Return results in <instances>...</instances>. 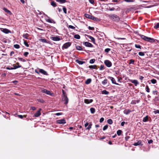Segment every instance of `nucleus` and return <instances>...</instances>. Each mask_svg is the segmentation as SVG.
I'll return each instance as SVG.
<instances>
[{"label":"nucleus","instance_id":"nucleus-1","mask_svg":"<svg viewBox=\"0 0 159 159\" xmlns=\"http://www.w3.org/2000/svg\"><path fill=\"white\" fill-rule=\"evenodd\" d=\"M108 17L110 19L112 20L113 21H118L120 20V18L116 15L112 14L110 15H108Z\"/></svg>","mask_w":159,"mask_h":159},{"label":"nucleus","instance_id":"nucleus-2","mask_svg":"<svg viewBox=\"0 0 159 159\" xmlns=\"http://www.w3.org/2000/svg\"><path fill=\"white\" fill-rule=\"evenodd\" d=\"M141 38L144 40L148 41L151 43H153L155 41V40L153 39L148 37L144 35H142Z\"/></svg>","mask_w":159,"mask_h":159},{"label":"nucleus","instance_id":"nucleus-3","mask_svg":"<svg viewBox=\"0 0 159 159\" xmlns=\"http://www.w3.org/2000/svg\"><path fill=\"white\" fill-rule=\"evenodd\" d=\"M41 91L43 93H45L51 96H53L54 95V94L53 93H51L50 91L46 89H42V90Z\"/></svg>","mask_w":159,"mask_h":159},{"label":"nucleus","instance_id":"nucleus-4","mask_svg":"<svg viewBox=\"0 0 159 159\" xmlns=\"http://www.w3.org/2000/svg\"><path fill=\"white\" fill-rule=\"evenodd\" d=\"M105 64L108 67H111L112 66L111 62L108 60H106L104 61Z\"/></svg>","mask_w":159,"mask_h":159},{"label":"nucleus","instance_id":"nucleus-5","mask_svg":"<svg viewBox=\"0 0 159 159\" xmlns=\"http://www.w3.org/2000/svg\"><path fill=\"white\" fill-rule=\"evenodd\" d=\"M62 100L64 102V103L65 104H67L68 103V99L66 95L62 96Z\"/></svg>","mask_w":159,"mask_h":159},{"label":"nucleus","instance_id":"nucleus-6","mask_svg":"<svg viewBox=\"0 0 159 159\" xmlns=\"http://www.w3.org/2000/svg\"><path fill=\"white\" fill-rule=\"evenodd\" d=\"M0 30L1 31L6 34L11 33V31L6 28H0Z\"/></svg>","mask_w":159,"mask_h":159},{"label":"nucleus","instance_id":"nucleus-7","mask_svg":"<svg viewBox=\"0 0 159 159\" xmlns=\"http://www.w3.org/2000/svg\"><path fill=\"white\" fill-rule=\"evenodd\" d=\"M71 45L70 42H67L64 44L62 46V49H67Z\"/></svg>","mask_w":159,"mask_h":159},{"label":"nucleus","instance_id":"nucleus-8","mask_svg":"<svg viewBox=\"0 0 159 159\" xmlns=\"http://www.w3.org/2000/svg\"><path fill=\"white\" fill-rule=\"evenodd\" d=\"M57 122L59 124H64L66 123V120L64 119H62L60 120H57Z\"/></svg>","mask_w":159,"mask_h":159},{"label":"nucleus","instance_id":"nucleus-9","mask_svg":"<svg viewBox=\"0 0 159 159\" xmlns=\"http://www.w3.org/2000/svg\"><path fill=\"white\" fill-rule=\"evenodd\" d=\"M83 44L86 47L92 48L93 47V45L88 42H85L83 43Z\"/></svg>","mask_w":159,"mask_h":159},{"label":"nucleus","instance_id":"nucleus-10","mask_svg":"<svg viewBox=\"0 0 159 159\" xmlns=\"http://www.w3.org/2000/svg\"><path fill=\"white\" fill-rule=\"evenodd\" d=\"M46 16H47V17L48 18H48H45V20L47 22H48L50 23H54V24L56 23L55 21L54 20H52V19H49V17H48L46 15Z\"/></svg>","mask_w":159,"mask_h":159},{"label":"nucleus","instance_id":"nucleus-11","mask_svg":"<svg viewBox=\"0 0 159 159\" xmlns=\"http://www.w3.org/2000/svg\"><path fill=\"white\" fill-rule=\"evenodd\" d=\"M108 78L111 80L113 84L116 85H119L118 84L116 83L115 80L114 78L110 76H108Z\"/></svg>","mask_w":159,"mask_h":159},{"label":"nucleus","instance_id":"nucleus-12","mask_svg":"<svg viewBox=\"0 0 159 159\" xmlns=\"http://www.w3.org/2000/svg\"><path fill=\"white\" fill-rule=\"evenodd\" d=\"M41 109H39V110L34 115V116L35 117H38L41 114L40 111Z\"/></svg>","mask_w":159,"mask_h":159},{"label":"nucleus","instance_id":"nucleus-13","mask_svg":"<svg viewBox=\"0 0 159 159\" xmlns=\"http://www.w3.org/2000/svg\"><path fill=\"white\" fill-rule=\"evenodd\" d=\"M93 100L92 99H85L84 100V102L87 104H89L93 102Z\"/></svg>","mask_w":159,"mask_h":159},{"label":"nucleus","instance_id":"nucleus-14","mask_svg":"<svg viewBox=\"0 0 159 159\" xmlns=\"http://www.w3.org/2000/svg\"><path fill=\"white\" fill-rule=\"evenodd\" d=\"M130 82L134 84L135 86H137L139 84V82L137 80H131Z\"/></svg>","mask_w":159,"mask_h":159},{"label":"nucleus","instance_id":"nucleus-15","mask_svg":"<svg viewBox=\"0 0 159 159\" xmlns=\"http://www.w3.org/2000/svg\"><path fill=\"white\" fill-rule=\"evenodd\" d=\"M39 72L45 75H48L47 72L42 69H39Z\"/></svg>","mask_w":159,"mask_h":159},{"label":"nucleus","instance_id":"nucleus-16","mask_svg":"<svg viewBox=\"0 0 159 159\" xmlns=\"http://www.w3.org/2000/svg\"><path fill=\"white\" fill-rule=\"evenodd\" d=\"M87 37L89 38L91 40L92 42L94 43H95V39L93 37L90 35H87Z\"/></svg>","mask_w":159,"mask_h":159},{"label":"nucleus","instance_id":"nucleus-17","mask_svg":"<svg viewBox=\"0 0 159 159\" xmlns=\"http://www.w3.org/2000/svg\"><path fill=\"white\" fill-rule=\"evenodd\" d=\"M131 112V110L130 109L125 110L123 111L124 113L126 115H128Z\"/></svg>","mask_w":159,"mask_h":159},{"label":"nucleus","instance_id":"nucleus-18","mask_svg":"<svg viewBox=\"0 0 159 159\" xmlns=\"http://www.w3.org/2000/svg\"><path fill=\"white\" fill-rule=\"evenodd\" d=\"M133 145L135 146H138V145H141V146L142 145V143H141V140H139L137 142L134 143L133 144Z\"/></svg>","mask_w":159,"mask_h":159},{"label":"nucleus","instance_id":"nucleus-19","mask_svg":"<svg viewBox=\"0 0 159 159\" xmlns=\"http://www.w3.org/2000/svg\"><path fill=\"white\" fill-rule=\"evenodd\" d=\"M52 40L55 41H58L60 40V39L57 37H52Z\"/></svg>","mask_w":159,"mask_h":159},{"label":"nucleus","instance_id":"nucleus-20","mask_svg":"<svg viewBox=\"0 0 159 159\" xmlns=\"http://www.w3.org/2000/svg\"><path fill=\"white\" fill-rule=\"evenodd\" d=\"M3 10L5 12L9 14V15L11 14L12 13L9 10L7 9L6 8H3Z\"/></svg>","mask_w":159,"mask_h":159},{"label":"nucleus","instance_id":"nucleus-21","mask_svg":"<svg viewBox=\"0 0 159 159\" xmlns=\"http://www.w3.org/2000/svg\"><path fill=\"white\" fill-rule=\"evenodd\" d=\"M56 1L61 4L64 3L66 2V0H56Z\"/></svg>","mask_w":159,"mask_h":159},{"label":"nucleus","instance_id":"nucleus-22","mask_svg":"<svg viewBox=\"0 0 159 159\" xmlns=\"http://www.w3.org/2000/svg\"><path fill=\"white\" fill-rule=\"evenodd\" d=\"M89 67L90 69H97V66L96 65L89 66Z\"/></svg>","mask_w":159,"mask_h":159},{"label":"nucleus","instance_id":"nucleus-23","mask_svg":"<svg viewBox=\"0 0 159 159\" xmlns=\"http://www.w3.org/2000/svg\"><path fill=\"white\" fill-rule=\"evenodd\" d=\"M91 19L93 20L96 21H99V19L98 18L95 17L93 16H92Z\"/></svg>","mask_w":159,"mask_h":159},{"label":"nucleus","instance_id":"nucleus-24","mask_svg":"<svg viewBox=\"0 0 159 159\" xmlns=\"http://www.w3.org/2000/svg\"><path fill=\"white\" fill-rule=\"evenodd\" d=\"M76 61L77 63L80 65H82L85 63V61H79L78 60H76Z\"/></svg>","mask_w":159,"mask_h":159},{"label":"nucleus","instance_id":"nucleus-25","mask_svg":"<svg viewBox=\"0 0 159 159\" xmlns=\"http://www.w3.org/2000/svg\"><path fill=\"white\" fill-rule=\"evenodd\" d=\"M29 36V35L28 34H24L23 35V37L25 39H28V37Z\"/></svg>","mask_w":159,"mask_h":159},{"label":"nucleus","instance_id":"nucleus-26","mask_svg":"<svg viewBox=\"0 0 159 159\" xmlns=\"http://www.w3.org/2000/svg\"><path fill=\"white\" fill-rule=\"evenodd\" d=\"M84 16L85 17H86L87 18H89V19H91V17L92 16V15L87 14H85L84 15Z\"/></svg>","mask_w":159,"mask_h":159},{"label":"nucleus","instance_id":"nucleus-27","mask_svg":"<svg viewBox=\"0 0 159 159\" xmlns=\"http://www.w3.org/2000/svg\"><path fill=\"white\" fill-rule=\"evenodd\" d=\"M90 111L91 113L93 114L95 111V110L94 108L91 107L90 108Z\"/></svg>","mask_w":159,"mask_h":159},{"label":"nucleus","instance_id":"nucleus-28","mask_svg":"<svg viewBox=\"0 0 159 159\" xmlns=\"http://www.w3.org/2000/svg\"><path fill=\"white\" fill-rule=\"evenodd\" d=\"M102 94H105L106 95H107L109 94V92L108 91H107V90H104L102 91Z\"/></svg>","mask_w":159,"mask_h":159},{"label":"nucleus","instance_id":"nucleus-29","mask_svg":"<svg viewBox=\"0 0 159 159\" xmlns=\"http://www.w3.org/2000/svg\"><path fill=\"white\" fill-rule=\"evenodd\" d=\"M148 116H146L143 118V121L144 122H146L148 120Z\"/></svg>","mask_w":159,"mask_h":159},{"label":"nucleus","instance_id":"nucleus-30","mask_svg":"<svg viewBox=\"0 0 159 159\" xmlns=\"http://www.w3.org/2000/svg\"><path fill=\"white\" fill-rule=\"evenodd\" d=\"M107 122L110 125H111L113 123V121L112 120L109 119L107 120Z\"/></svg>","mask_w":159,"mask_h":159},{"label":"nucleus","instance_id":"nucleus-31","mask_svg":"<svg viewBox=\"0 0 159 159\" xmlns=\"http://www.w3.org/2000/svg\"><path fill=\"white\" fill-rule=\"evenodd\" d=\"M51 4L52 6L55 7L57 6L56 3L54 1H52L51 2Z\"/></svg>","mask_w":159,"mask_h":159},{"label":"nucleus","instance_id":"nucleus-32","mask_svg":"<svg viewBox=\"0 0 159 159\" xmlns=\"http://www.w3.org/2000/svg\"><path fill=\"white\" fill-rule=\"evenodd\" d=\"M91 81V80L90 79H88L86 81L85 83L86 84H90Z\"/></svg>","mask_w":159,"mask_h":159},{"label":"nucleus","instance_id":"nucleus-33","mask_svg":"<svg viewBox=\"0 0 159 159\" xmlns=\"http://www.w3.org/2000/svg\"><path fill=\"white\" fill-rule=\"evenodd\" d=\"M13 66L14 67H13V70L21 67V66H17L15 64H13Z\"/></svg>","mask_w":159,"mask_h":159},{"label":"nucleus","instance_id":"nucleus-34","mask_svg":"<svg viewBox=\"0 0 159 159\" xmlns=\"http://www.w3.org/2000/svg\"><path fill=\"white\" fill-rule=\"evenodd\" d=\"M39 41L43 43H47V41L46 39H39Z\"/></svg>","mask_w":159,"mask_h":159},{"label":"nucleus","instance_id":"nucleus-35","mask_svg":"<svg viewBox=\"0 0 159 159\" xmlns=\"http://www.w3.org/2000/svg\"><path fill=\"white\" fill-rule=\"evenodd\" d=\"M150 81L151 82V83L153 84H155L157 82L156 80L155 79H152Z\"/></svg>","mask_w":159,"mask_h":159},{"label":"nucleus","instance_id":"nucleus-36","mask_svg":"<svg viewBox=\"0 0 159 159\" xmlns=\"http://www.w3.org/2000/svg\"><path fill=\"white\" fill-rule=\"evenodd\" d=\"M74 37L77 39H80V36L78 34H75L74 36Z\"/></svg>","mask_w":159,"mask_h":159},{"label":"nucleus","instance_id":"nucleus-37","mask_svg":"<svg viewBox=\"0 0 159 159\" xmlns=\"http://www.w3.org/2000/svg\"><path fill=\"white\" fill-rule=\"evenodd\" d=\"M122 131L120 130H118L117 131V134L118 136L120 135L122 133Z\"/></svg>","mask_w":159,"mask_h":159},{"label":"nucleus","instance_id":"nucleus-38","mask_svg":"<svg viewBox=\"0 0 159 159\" xmlns=\"http://www.w3.org/2000/svg\"><path fill=\"white\" fill-rule=\"evenodd\" d=\"M76 49L79 50L81 51L82 50V48L81 47L79 46H76Z\"/></svg>","mask_w":159,"mask_h":159},{"label":"nucleus","instance_id":"nucleus-39","mask_svg":"<svg viewBox=\"0 0 159 159\" xmlns=\"http://www.w3.org/2000/svg\"><path fill=\"white\" fill-rule=\"evenodd\" d=\"M102 84L105 85L107 84V79H105L102 82Z\"/></svg>","mask_w":159,"mask_h":159},{"label":"nucleus","instance_id":"nucleus-40","mask_svg":"<svg viewBox=\"0 0 159 159\" xmlns=\"http://www.w3.org/2000/svg\"><path fill=\"white\" fill-rule=\"evenodd\" d=\"M95 61V60L94 59H91L89 61V63L90 64H93V63Z\"/></svg>","mask_w":159,"mask_h":159},{"label":"nucleus","instance_id":"nucleus-41","mask_svg":"<svg viewBox=\"0 0 159 159\" xmlns=\"http://www.w3.org/2000/svg\"><path fill=\"white\" fill-rule=\"evenodd\" d=\"M146 90L147 92L149 93L150 92V89H149L148 85L146 86Z\"/></svg>","mask_w":159,"mask_h":159},{"label":"nucleus","instance_id":"nucleus-42","mask_svg":"<svg viewBox=\"0 0 159 159\" xmlns=\"http://www.w3.org/2000/svg\"><path fill=\"white\" fill-rule=\"evenodd\" d=\"M134 60L131 59L129 60V64H134Z\"/></svg>","mask_w":159,"mask_h":159},{"label":"nucleus","instance_id":"nucleus-43","mask_svg":"<svg viewBox=\"0 0 159 159\" xmlns=\"http://www.w3.org/2000/svg\"><path fill=\"white\" fill-rule=\"evenodd\" d=\"M18 60L20 61H23V62H25V60L23 59L22 58H21V57H18Z\"/></svg>","mask_w":159,"mask_h":159},{"label":"nucleus","instance_id":"nucleus-44","mask_svg":"<svg viewBox=\"0 0 159 159\" xmlns=\"http://www.w3.org/2000/svg\"><path fill=\"white\" fill-rule=\"evenodd\" d=\"M154 28L155 29H157L158 28H159V23H157V24L154 26Z\"/></svg>","mask_w":159,"mask_h":159},{"label":"nucleus","instance_id":"nucleus-45","mask_svg":"<svg viewBox=\"0 0 159 159\" xmlns=\"http://www.w3.org/2000/svg\"><path fill=\"white\" fill-rule=\"evenodd\" d=\"M14 47L15 48L18 49L20 48V46L18 44H15L14 45Z\"/></svg>","mask_w":159,"mask_h":159},{"label":"nucleus","instance_id":"nucleus-46","mask_svg":"<svg viewBox=\"0 0 159 159\" xmlns=\"http://www.w3.org/2000/svg\"><path fill=\"white\" fill-rule=\"evenodd\" d=\"M24 44L26 47H29V45L26 41H24Z\"/></svg>","mask_w":159,"mask_h":159},{"label":"nucleus","instance_id":"nucleus-47","mask_svg":"<svg viewBox=\"0 0 159 159\" xmlns=\"http://www.w3.org/2000/svg\"><path fill=\"white\" fill-rule=\"evenodd\" d=\"M62 9H63V11L64 13L65 14H66V13H67L66 9V7H63Z\"/></svg>","mask_w":159,"mask_h":159},{"label":"nucleus","instance_id":"nucleus-48","mask_svg":"<svg viewBox=\"0 0 159 159\" xmlns=\"http://www.w3.org/2000/svg\"><path fill=\"white\" fill-rule=\"evenodd\" d=\"M139 54L140 56H143L144 55V53L143 52H139Z\"/></svg>","mask_w":159,"mask_h":159},{"label":"nucleus","instance_id":"nucleus-49","mask_svg":"<svg viewBox=\"0 0 159 159\" xmlns=\"http://www.w3.org/2000/svg\"><path fill=\"white\" fill-rule=\"evenodd\" d=\"M92 124L90 123L89 125L87 127L86 129L89 130L91 128Z\"/></svg>","mask_w":159,"mask_h":159},{"label":"nucleus","instance_id":"nucleus-50","mask_svg":"<svg viewBox=\"0 0 159 159\" xmlns=\"http://www.w3.org/2000/svg\"><path fill=\"white\" fill-rule=\"evenodd\" d=\"M135 47L137 48L141 49V46L138 44H135Z\"/></svg>","mask_w":159,"mask_h":159},{"label":"nucleus","instance_id":"nucleus-51","mask_svg":"<svg viewBox=\"0 0 159 159\" xmlns=\"http://www.w3.org/2000/svg\"><path fill=\"white\" fill-rule=\"evenodd\" d=\"M108 127V125H106L104 126V127L103 128V130L104 131L105 130L107 129Z\"/></svg>","mask_w":159,"mask_h":159},{"label":"nucleus","instance_id":"nucleus-52","mask_svg":"<svg viewBox=\"0 0 159 159\" xmlns=\"http://www.w3.org/2000/svg\"><path fill=\"white\" fill-rule=\"evenodd\" d=\"M38 101L39 102H40L41 103H43L44 102V101L43 99H38Z\"/></svg>","mask_w":159,"mask_h":159},{"label":"nucleus","instance_id":"nucleus-53","mask_svg":"<svg viewBox=\"0 0 159 159\" xmlns=\"http://www.w3.org/2000/svg\"><path fill=\"white\" fill-rule=\"evenodd\" d=\"M104 69V66L103 65H101L100 68V70H102Z\"/></svg>","mask_w":159,"mask_h":159},{"label":"nucleus","instance_id":"nucleus-54","mask_svg":"<svg viewBox=\"0 0 159 159\" xmlns=\"http://www.w3.org/2000/svg\"><path fill=\"white\" fill-rule=\"evenodd\" d=\"M68 28L72 29H75V27L74 26L71 25H69Z\"/></svg>","mask_w":159,"mask_h":159},{"label":"nucleus","instance_id":"nucleus-55","mask_svg":"<svg viewBox=\"0 0 159 159\" xmlns=\"http://www.w3.org/2000/svg\"><path fill=\"white\" fill-rule=\"evenodd\" d=\"M110 51V49L109 48H106L105 50V52H108Z\"/></svg>","mask_w":159,"mask_h":159},{"label":"nucleus","instance_id":"nucleus-56","mask_svg":"<svg viewBox=\"0 0 159 159\" xmlns=\"http://www.w3.org/2000/svg\"><path fill=\"white\" fill-rule=\"evenodd\" d=\"M134 0H124V1L126 2H132Z\"/></svg>","mask_w":159,"mask_h":159},{"label":"nucleus","instance_id":"nucleus-57","mask_svg":"<svg viewBox=\"0 0 159 159\" xmlns=\"http://www.w3.org/2000/svg\"><path fill=\"white\" fill-rule=\"evenodd\" d=\"M29 52H25L24 53V56L25 57H27V55L29 54Z\"/></svg>","mask_w":159,"mask_h":159},{"label":"nucleus","instance_id":"nucleus-58","mask_svg":"<svg viewBox=\"0 0 159 159\" xmlns=\"http://www.w3.org/2000/svg\"><path fill=\"white\" fill-rule=\"evenodd\" d=\"M155 114H159V110H157L154 111Z\"/></svg>","mask_w":159,"mask_h":159},{"label":"nucleus","instance_id":"nucleus-59","mask_svg":"<svg viewBox=\"0 0 159 159\" xmlns=\"http://www.w3.org/2000/svg\"><path fill=\"white\" fill-rule=\"evenodd\" d=\"M89 1L90 3L93 4L94 2V1L93 0H89Z\"/></svg>","mask_w":159,"mask_h":159},{"label":"nucleus","instance_id":"nucleus-60","mask_svg":"<svg viewBox=\"0 0 159 159\" xmlns=\"http://www.w3.org/2000/svg\"><path fill=\"white\" fill-rule=\"evenodd\" d=\"M88 28H89V30H93L94 29V27H91L90 26H89L88 27Z\"/></svg>","mask_w":159,"mask_h":159},{"label":"nucleus","instance_id":"nucleus-61","mask_svg":"<svg viewBox=\"0 0 159 159\" xmlns=\"http://www.w3.org/2000/svg\"><path fill=\"white\" fill-rule=\"evenodd\" d=\"M104 120V118L103 117H102L100 120V123L102 122Z\"/></svg>","mask_w":159,"mask_h":159},{"label":"nucleus","instance_id":"nucleus-62","mask_svg":"<svg viewBox=\"0 0 159 159\" xmlns=\"http://www.w3.org/2000/svg\"><path fill=\"white\" fill-rule=\"evenodd\" d=\"M115 9V8L114 7H112V8H110L109 10L110 11H114Z\"/></svg>","mask_w":159,"mask_h":159},{"label":"nucleus","instance_id":"nucleus-63","mask_svg":"<svg viewBox=\"0 0 159 159\" xmlns=\"http://www.w3.org/2000/svg\"><path fill=\"white\" fill-rule=\"evenodd\" d=\"M6 69L7 70H13V67L10 68L9 67H7Z\"/></svg>","mask_w":159,"mask_h":159},{"label":"nucleus","instance_id":"nucleus-64","mask_svg":"<svg viewBox=\"0 0 159 159\" xmlns=\"http://www.w3.org/2000/svg\"><path fill=\"white\" fill-rule=\"evenodd\" d=\"M152 142L153 140L152 139H150L148 141V143L149 144L152 143Z\"/></svg>","mask_w":159,"mask_h":159}]
</instances>
